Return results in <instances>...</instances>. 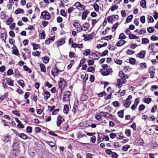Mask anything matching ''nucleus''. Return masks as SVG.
<instances>
[{
  "instance_id": "79ce46f5",
  "label": "nucleus",
  "mask_w": 158,
  "mask_h": 158,
  "mask_svg": "<svg viewBox=\"0 0 158 158\" xmlns=\"http://www.w3.org/2000/svg\"><path fill=\"white\" fill-rule=\"evenodd\" d=\"M122 84L121 81H120L119 79H117V81L116 86L118 88H120L122 86Z\"/></svg>"
},
{
  "instance_id": "603ef678",
  "label": "nucleus",
  "mask_w": 158,
  "mask_h": 158,
  "mask_svg": "<svg viewBox=\"0 0 158 158\" xmlns=\"http://www.w3.org/2000/svg\"><path fill=\"white\" fill-rule=\"evenodd\" d=\"M118 6L116 5H114L112 6L111 8V10L112 11H113L117 9L118 8Z\"/></svg>"
},
{
  "instance_id": "7ed1b4c3",
  "label": "nucleus",
  "mask_w": 158,
  "mask_h": 158,
  "mask_svg": "<svg viewBox=\"0 0 158 158\" xmlns=\"http://www.w3.org/2000/svg\"><path fill=\"white\" fill-rule=\"evenodd\" d=\"M41 15L43 19H49L51 17L49 13L46 11L42 12L41 14Z\"/></svg>"
},
{
  "instance_id": "de8ad7c7",
  "label": "nucleus",
  "mask_w": 158,
  "mask_h": 158,
  "mask_svg": "<svg viewBox=\"0 0 158 158\" xmlns=\"http://www.w3.org/2000/svg\"><path fill=\"white\" fill-rule=\"evenodd\" d=\"M118 115L119 117L121 118H123V111L122 110L119 111L118 113Z\"/></svg>"
},
{
  "instance_id": "0eeeda50",
  "label": "nucleus",
  "mask_w": 158,
  "mask_h": 158,
  "mask_svg": "<svg viewBox=\"0 0 158 158\" xmlns=\"http://www.w3.org/2000/svg\"><path fill=\"white\" fill-rule=\"evenodd\" d=\"M65 43V40L64 38H62L59 39L56 42V46L59 47L60 46Z\"/></svg>"
},
{
  "instance_id": "a18cd8bd",
  "label": "nucleus",
  "mask_w": 158,
  "mask_h": 158,
  "mask_svg": "<svg viewBox=\"0 0 158 158\" xmlns=\"http://www.w3.org/2000/svg\"><path fill=\"white\" fill-rule=\"evenodd\" d=\"M32 45L33 47V49L34 50L38 49L40 48L39 45L38 44L33 43Z\"/></svg>"
},
{
  "instance_id": "39448f33",
  "label": "nucleus",
  "mask_w": 158,
  "mask_h": 158,
  "mask_svg": "<svg viewBox=\"0 0 158 158\" xmlns=\"http://www.w3.org/2000/svg\"><path fill=\"white\" fill-rule=\"evenodd\" d=\"M74 6L80 10H83L85 7V6L82 5L79 2H77L74 4Z\"/></svg>"
},
{
  "instance_id": "69168bd1",
  "label": "nucleus",
  "mask_w": 158,
  "mask_h": 158,
  "mask_svg": "<svg viewBox=\"0 0 158 158\" xmlns=\"http://www.w3.org/2000/svg\"><path fill=\"white\" fill-rule=\"evenodd\" d=\"M125 133L128 136H130L131 135V131L129 129H127L126 130Z\"/></svg>"
},
{
  "instance_id": "49530a36",
  "label": "nucleus",
  "mask_w": 158,
  "mask_h": 158,
  "mask_svg": "<svg viewBox=\"0 0 158 158\" xmlns=\"http://www.w3.org/2000/svg\"><path fill=\"white\" fill-rule=\"evenodd\" d=\"M18 82L19 85L23 87H24V82L23 80H20L18 81Z\"/></svg>"
},
{
  "instance_id": "4be33fe9",
  "label": "nucleus",
  "mask_w": 158,
  "mask_h": 158,
  "mask_svg": "<svg viewBox=\"0 0 158 158\" xmlns=\"http://www.w3.org/2000/svg\"><path fill=\"white\" fill-rule=\"evenodd\" d=\"M139 69H143L146 68L147 67V65L146 63H140L139 64Z\"/></svg>"
},
{
  "instance_id": "f257e3e1",
  "label": "nucleus",
  "mask_w": 158,
  "mask_h": 158,
  "mask_svg": "<svg viewBox=\"0 0 158 158\" xmlns=\"http://www.w3.org/2000/svg\"><path fill=\"white\" fill-rule=\"evenodd\" d=\"M2 139L5 143L10 144L11 143V137L10 135H4L2 137Z\"/></svg>"
},
{
  "instance_id": "4468645a",
  "label": "nucleus",
  "mask_w": 158,
  "mask_h": 158,
  "mask_svg": "<svg viewBox=\"0 0 158 158\" xmlns=\"http://www.w3.org/2000/svg\"><path fill=\"white\" fill-rule=\"evenodd\" d=\"M13 149L12 151V153L13 155L17 156L19 154V149L18 148H13Z\"/></svg>"
},
{
  "instance_id": "cd10ccee",
  "label": "nucleus",
  "mask_w": 158,
  "mask_h": 158,
  "mask_svg": "<svg viewBox=\"0 0 158 158\" xmlns=\"http://www.w3.org/2000/svg\"><path fill=\"white\" fill-rule=\"evenodd\" d=\"M49 59V58L48 56H45L42 58L43 62L45 64H46L48 62Z\"/></svg>"
},
{
  "instance_id": "09e8293b",
  "label": "nucleus",
  "mask_w": 158,
  "mask_h": 158,
  "mask_svg": "<svg viewBox=\"0 0 158 158\" xmlns=\"http://www.w3.org/2000/svg\"><path fill=\"white\" fill-rule=\"evenodd\" d=\"M154 48V45L153 44H152L149 45L148 49L149 50L152 51L153 50Z\"/></svg>"
},
{
  "instance_id": "338daca9",
  "label": "nucleus",
  "mask_w": 158,
  "mask_h": 158,
  "mask_svg": "<svg viewBox=\"0 0 158 158\" xmlns=\"http://www.w3.org/2000/svg\"><path fill=\"white\" fill-rule=\"evenodd\" d=\"M26 131L27 132L29 133H31L32 131V127L30 126H28L26 128Z\"/></svg>"
},
{
  "instance_id": "4d7b16f0",
  "label": "nucleus",
  "mask_w": 158,
  "mask_h": 158,
  "mask_svg": "<svg viewBox=\"0 0 158 158\" xmlns=\"http://www.w3.org/2000/svg\"><path fill=\"white\" fill-rule=\"evenodd\" d=\"M113 15L112 16H110L107 18V20L108 22L110 23H112V21L113 20Z\"/></svg>"
},
{
  "instance_id": "864d4df0",
  "label": "nucleus",
  "mask_w": 158,
  "mask_h": 158,
  "mask_svg": "<svg viewBox=\"0 0 158 158\" xmlns=\"http://www.w3.org/2000/svg\"><path fill=\"white\" fill-rule=\"evenodd\" d=\"M87 71L89 72L94 73L95 71V70L93 67L90 66L88 67V68Z\"/></svg>"
},
{
  "instance_id": "2eb2a0df",
  "label": "nucleus",
  "mask_w": 158,
  "mask_h": 158,
  "mask_svg": "<svg viewBox=\"0 0 158 158\" xmlns=\"http://www.w3.org/2000/svg\"><path fill=\"white\" fill-rule=\"evenodd\" d=\"M16 135L24 139H26L27 138V135L24 133H17Z\"/></svg>"
},
{
  "instance_id": "7c9ffc66",
  "label": "nucleus",
  "mask_w": 158,
  "mask_h": 158,
  "mask_svg": "<svg viewBox=\"0 0 158 158\" xmlns=\"http://www.w3.org/2000/svg\"><path fill=\"white\" fill-rule=\"evenodd\" d=\"M93 7L94 10L96 12H98L99 10V6L97 3H94Z\"/></svg>"
},
{
  "instance_id": "aec40b11",
  "label": "nucleus",
  "mask_w": 158,
  "mask_h": 158,
  "mask_svg": "<svg viewBox=\"0 0 158 158\" xmlns=\"http://www.w3.org/2000/svg\"><path fill=\"white\" fill-rule=\"evenodd\" d=\"M135 142L137 144L141 145L143 143V140L141 139L138 138L136 139Z\"/></svg>"
},
{
  "instance_id": "ea45409f",
  "label": "nucleus",
  "mask_w": 158,
  "mask_h": 158,
  "mask_svg": "<svg viewBox=\"0 0 158 158\" xmlns=\"http://www.w3.org/2000/svg\"><path fill=\"white\" fill-rule=\"evenodd\" d=\"M24 70L28 72L29 73H31L32 72L31 70L26 65H24L23 67Z\"/></svg>"
},
{
  "instance_id": "e2e57ef3",
  "label": "nucleus",
  "mask_w": 158,
  "mask_h": 158,
  "mask_svg": "<svg viewBox=\"0 0 158 158\" xmlns=\"http://www.w3.org/2000/svg\"><path fill=\"white\" fill-rule=\"evenodd\" d=\"M146 32V31L144 29H142L140 30H139V32H138V34L143 35Z\"/></svg>"
},
{
  "instance_id": "c9c22d12",
  "label": "nucleus",
  "mask_w": 158,
  "mask_h": 158,
  "mask_svg": "<svg viewBox=\"0 0 158 158\" xmlns=\"http://www.w3.org/2000/svg\"><path fill=\"white\" fill-rule=\"evenodd\" d=\"M90 49H87L84 52L83 54L85 56H87L90 53Z\"/></svg>"
},
{
  "instance_id": "c85d7f7f",
  "label": "nucleus",
  "mask_w": 158,
  "mask_h": 158,
  "mask_svg": "<svg viewBox=\"0 0 158 158\" xmlns=\"http://www.w3.org/2000/svg\"><path fill=\"white\" fill-rule=\"evenodd\" d=\"M13 21V19L10 18L8 19L6 21V24L8 25H10Z\"/></svg>"
},
{
  "instance_id": "f3484780",
  "label": "nucleus",
  "mask_w": 158,
  "mask_h": 158,
  "mask_svg": "<svg viewBox=\"0 0 158 158\" xmlns=\"http://www.w3.org/2000/svg\"><path fill=\"white\" fill-rule=\"evenodd\" d=\"M126 42V41L123 40H120L116 44L117 46H120L124 44Z\"/></svg>"
},
{
  "instance_id": "20e7f679",
  "label": "nucleus",
  "mask_w": 158,
  "mask_h": 158,
  "mask_svg": "<svg viewBox=\"0 0 158 158\" xmlns=\"http://www.w3.org/2000/svg\"><path fill=\"white\" fill-rule=\"evenodd\" d=\"M64 119L61 115H59L57 117L56 123L58 127L60 126L61 124L64 122Z\"/></svg>"
},
{
  "instance_id": "9d476101",
  "label": "nucleus",
  "mask_w": 158,
  "mask_h": 158,
  "mask_svg": "<svg viewBox=\"0 0 158 158\" xmlns=\"http://www.w3.org/2000/svg\"><path fill=\"white\" fill-rule=\"evenodd\" d=\"M119 76L121 78L124 79H128L129 78L128 76L126 74L124 73L122 71H120L119 73Z\"/></svg>"
},
{
  "instance_id": "13d9d810",
  "label": "nucleus",
  "mask_w": 158,
  "mask_h": 158,
  "mask_svg": "<svg viewBox=\"0 0 158 158\" xmlns=\"http://www.w3.org/2000/svg\"><path fill=\"white\" fill-rule=\"evenodd\" d=\"M154 31V28L152 27H148L147 28V31L148 32L151 33L153 32Z\"/></svg>"
},
{
  "instance_id": "1a4fd4ad",
  "label": "nucleus",
  "mask_w": 158,
  "mask_h": 158,
  "mask_svg": "<svg viewBox=\"0 0 158 158\" xmlns=\"http://www.w3.org/2000/svg\"><path fill=\"white\" fill-rule=\"evenodd\" d=\"M62 71L58 70L56 67H55L52 69V74L53 76L55 77L58 75L59 72Z\"/></svg>"
},
{
  "instance_id": "3c124183",
  "label": "nucleus",
  "mask_w": 158,
  "mask_h": 158,
  "mask_svg": "<svg viewBox=\"0 0 158 158\" xmlns=\"http://www.w3.org/2000/svg\"><path fill=\"white\" fill-rule=\"evenodd\" d=\"M129 62L132 64H134L135 62V58H131L129 59Z\"/></svg>"
},
{
  "instance_id": "37998d69",
  "label": "nucleus",
  "mask_w": 158,
  "mask_h": 158,
  "mask_svg": "<svg viewBox=\"0 0 158 158\" xmlns=\"http://www.w3.org/2000/svg\"><path fill=\"white\" fill-rule=\"evenodd\" d=\"M119 23H116L115 24H114L112 28V31H114L116 30L117 26H118Z\"/></svg>"
},
{
  "instance_id": "58836bf2",
  "label": "nucleus",
  "mask_w": 158,
  "mask_h": 158,
  "mask_svg": "<svg viewBox=\"0 0 158 158\" xmlns=\"http://www.w3.org/2000/svg\"><path fill=\"white\" fill-rule=\"evenodd\" d=\"M130 146L129 145H126L123 147L122 149L124 151H126L130 148Z\"/></svg>"
},
{
  "instance_id": "a19ab883",
  "label": "nucleus",
  "mask_w": 158,
  "mask_h": 158,
  "mask_svg": "<svg viewBox=\"0 0 158 158\" xmlns=\"http://www.w3.org/2000/svg\"><path fill=\"white\" fill-rule=\"evenodd\" d=\"M6 35L5 33L1 34V38L4 42H5L6 40Z\"/></svg>"
},
{
  "instance_id": "dca6fc26",
  "label": "nucleus",
  "mask_w": 158,
  "mask_h": 158,
  "mask_svg": "<svg viewBox=\"0 0 158 158\" xmlns=\"http://www.w3.org/2000/svg\"><path fill=\"white\" fill-rule=\"evenodd\" d=\"M73 26L75 28L77 29V31H79L81 29L80 24L77 22L74 23Z\"/></svg>"
},
{
  "instance_id": "5701e85b",
  "label": "nucleus",
  "mask_w": 158,
  "mask_h": 158,
  "mask_svg": "<svg viewBox=\"0 0 158 158\" xmlns=\"http://www.w3.org/2000/svg\"><path fill=\"white\" fill-rule=\"evenodd\" d=\"M45 94L44 95V99L45 100H47L50 97V93L47 91H44Z\"/></svg>"
},
{
  "instance_id": "052dcab7",
  "label": "nucleus",
  "mask_w": 158,
  "mask_h": 158,
  "mask_svg": "<svg viewBox=\"0 0 158 158\" xmlns=\"http://www.w3.org/2000/svg\"><path fill=\"white\" fill-rule=\"evenodd\" d=\"M86 136L85 135V134H82L81 132H78L77 137L78 138H82L83 137Z\"/></svg>"
},
{
  "instance_id": "f03ea898",
  "label": "nucleus",
  "mask_w": 158,
  "mask_h": 158,
  "mask_svg": "<svg viewBox=\"0 0 158 158\" xmlns=\"http://www.w3.org/2000/svg\"><path fill=\"white\" fill-rule=\"evenodd\" d=\"M90 56L92 57V59L93 60H98L100 56V53L98 52H96L94 53H92Z\"/></svg>"
},
{
  "instance_id": "393cba45",
  "label": "nucleus",
  "mask_w": 158,
  "mask_h": 158,
  "mask_svg": "<svg viewBox=\"0 0 158 158\" xmlns=\"http://www.w3.org/2000/svg\"><path fill=\"white\" fill-rule=\"evenodd\" d=\"M141 6L143 8H145L146 7V2L144 0H142L140 2Z\"/></svg>"
},
{
  "instance_id": "ddd939ff",
  "label": "nucleus",
  "mask_w": 158,
  "mask_h": 158,
  "mask_svg": "<svg viewBox=\"0 0 158 158\" xmlns=\"http://www.w3.org/2000/svg\"><path fill=\"white\" fill-rule=\"evenodd\" d=\"M104 139V135L101 134H99L98 136V143L102 141Z\"/></svg>"
},
{
  "instance_id": "72a5a7b5",
  "label": "nucleus",
  "mask_w": 158,
  "mask_h": 158,
  "mask_svg": "<svg viewBox=\"0 0 158 158\" xmlns=\"http://www.w3.org/2000/svg\"><path fill=\"white\" fill-rule=\"evenodd\" d=\"M85 24L86 25L85 26L84 25H83L82 27L81 28V29L85 31L87 30L89 28V26H88V24L87 23H85Z\"/></svg>"
},
{
  "instance_id": "412c9836",
  "label": "nucleus",
  "mask_w": 158,
  "mask_h": 158,
  "mask_svg": "<svg viewBox=\"0 0 158 158\" xmlns=\"http://www.w3.org/2000/svg\"><path fill=\"white\" fill-rule=\"evenodd\" d=\"M13 148H18L19 149V142L18 141H16L14 142L12 146Z\"/></svg>"
},
{
  "instance_id": "c03bdc74",
  "label": "nucleus",
  "mask_w": 158,
  "mask_h": 158,
  "mask_svg": "<svg viewBox=\"0 0 158 158\" xmlns=\"http://www.w3.org/2000/svg\"><path fill=\"white\" fill-rule=\"evenodd\" d=\"M133 17V16L132 15H129L127 18L126 21L127 23L130 22Z\"/></svg>"
},
{
  "instance_id": "6ab92c4d",
  "label": "nucleus",
  "mask_w": 158,
  "mask_h": 158,
  "mask_svg": "<svg viewBox=\"0 0 158 158\" xmlns=\"http://www.w3.org/2000/svg\"><path fill=\"white\" fill-rule=\"evenodd\" d=\"M69 109L68 106L67 105H65L64 106L63 109V112L64 114H67L69 111Z\"/></svg>"
},
{
  "instance_id": "bb28decb",
  "label": "nucleus",
  "mask_w": 158,
  "mask_h": 158,
  "mask_svg": "<svg viewBox=\"0 0 158 158\" xmlns=\"http://www.w3.org/2000/svg\"><path fill=\"white\" fill-rule=\"evenodd\" d=\"M23 10L22 9L19 8L16 10L15 12V14L17 15L22 13H23Z\"/></svg>"
},
{
  "instance_id": "774afa93",
  "label": "nucleus",
  "mask_w": 158,
  "mask_h": 158,
  "mask_svg": "<svg viewBox=\"0 0 158 158\" xmlns=\"http://www.w3.org/2000/svg\"><path fill=\"white\" fill-rule=\"evenodd\" d=\"M98 20L96 19H92L91 20V24L93 27L98 22Z\"/></svg>"
},
{
  "instance_id": "2f4dec72",
  "label": "nucleus",
  "mask_w": 158,
  "mask_h": 158,
  "mask_svg": "<svg viewBox=\"0 0 158 158\" xmlns=\"http://www.w3.org/2000/svg\"><path fill=\"white\" fill-rule=\"evenodd\" d=\"M149 40L147 38H143L142 39V44H147L149 43Z\"/></svg>"
},
{
  "instance_id": "f704fd0d",
  "label": "nucleus",
  "mask_w": 158,
  "mask_h": 158,
  "mask_svg": "<svg viewBox=\"0 0 158 158\" xmlns=\"http://www.w3.org/2000/svg\"><path fill=\"white\" fill-rule=\"evenodd\" d=\"M155 69L153 66H151L149 68V73H154Z\"/></svg>"
},
{
  "instance_id": "e433bc0d",
  "label": "nucleus",
  "mask_w": 158,
  "mask_h": 158,
  "mask_svg": "<svg viewBox=\"0 0 158 158\" xmlns=\"http://www.w3.org/2000/svg\"><path fill=\"white\" fill-rule=\"evenodd\" d=\"M152 101V99L150 98H145L144 99V102L146 103L149 104Z\"/></svg>"
},
{
  "instance_id": "8fccbe9b",
  "label": "nucleus",
  "mask_w": 158,
  "mask_h": 158,
  "mask_svg": "<svg viewBox=\"0 0 158 158\" xmlns=\"http://www.w3.org/2000/svg\"><path fill=\"white\" fill-rule=\"evenodd\" d=\"M87 99V97L86 95H82L81 97V99L82 101H85Z\"/></svg>"
},
{
  "instance_id": "f8f14e48",
  "label": "nucleus",
  "mask_w": 158,
  "mask_h": 158,
  "mask_svg": "<svg viewBox=\"0 0 158 158\" xmlns=\"http://www.w3.org/2000/svg\"><path fill=\"white\" fill-rule=\"evenodd\" d=\"M123 106H124L126 108L129 107L131 102L130 101H128L127 100H126L123 102Z\"/></svg>"
},
{
  "instance_id": "473e14b6",
  "label": "nucleus",
  "mask_w": 158,
  "mask_h": 158,
  "mask_svg": "<svg viewBox=\"0 0 158 158\" xmlns=\"http://www.w3.org/2000/svg\"><path fill=\"white\" fill-rule=\"evenodd\" d=\"M126 38V36L123 33H121L119 36L118 39L120 40H123Z\"/></svg>"
},
{
  "instance_id": "9b49d317",
  "label": "nucleus",
  "mask_w": 158,
  "mask_h": 158,
  "mask_svg": "<svg viewBox=\"0 0 158 158\" xmlns=\"http://www.w3.org/2000/svg\"><path fill=\"white\" fill-rule=\"evenodd\" d=\"M145 54V51H142L137 55L136 56L140 58L143 59L144 58Z\"/></svg>"
},
{
  "instance_id": "a878e982",
  "label": "nucleus",
  "mask_w": 158,
  "mask_h": 158,
  "mask_svg": "<svg viewBox=\"0 0 158 158\" xmlns=\"http://www.w3.org/2000/svg\"><path fill=\"white\" fill-rule=\"evenodd\" d=\"M66 84L64 80H61L60 81L59 83V85L60 87H64Z\"/></svg>"
},
{
  "instance_id": "bf43d9fd",
  "label": "nucleus",
  "mask_w": 158,
  "mask_h": 158,
  "mask_svg": "<svg viewBox=\"0 0 158 158\" xmlns=\"http://www.w3.org/2000/svg\"><path fill=\"white\" fill-rule=\"evenodd\" d=\"M105 152L106 154L109 155H111L112 153V151L110 149H106L105 150Z\"/></svg>"
},
{
  "instance_id": "5fc2aeb1",
  "label": "nucleus",
  "mask_w": 158,
  "mask_h": 158,
  "mask_svg": "<svg viewBox=\"0 0 158 158\" xmlns=\"http://www.w3.org/2000/svg\"><path fill=\"white\" fill-rule=\"evenodd\" d=\"M40 37L42 39H44L45 37V33L44 31H43L39 35Z\"/></svg>"
},
{
  "instance_id": "b1692460",
  "label": "nucleus",
  "mask_w": 158,
  "mask_h": 158,
  "mask_svg": "<svg viewBox=\"0 0 158 158\" xmlns=\"http://www.w3.org/2000/svg\"><path fill=\"white\" fill-rule=\"evenodd\" d=\"M15 77L19 78L22 76V75L19 73V70L18 69H16L15 70Z\"/></svg>"
},
{
  "instance_id": "6e6d98bb",
  "label": "nucleus",
  "mask_w": 158,
  "mask_h": 158,
  "mask_svg": "<svg viewBox=\"0 0 158 158\" xmlns=\"http://www.w3.org/2000/svg\"><path fill=\"white\" fill-rule=\"evenodd\" d=\"M114 62L117 64L120 65L122 64V61L120 60L115 59H114Z\"/></svg>"
},
{
  "instance_id": "c756f323",
  "label": "nucleus",
  "mask_w": 158,
  "mask_h": 158,
  "mask_svg": "<svg viewBox=\"0 0 158 158\" xmlns=\"http://www.w3.org/2000/svg\"><path fill=\"white\" fill-rule=\"evenodd\" d=\"M139 38V36H137L135 35L131 34L129 36V38L130 39H138Z\"/></svg>"
},
{
  "instance_id": "4c0bfd02",
  "label": "nucleus",
  "mask_w": 158,
  "mask_h": 158,
  "mask_svg": "<svg viewBox=\"0 0 158 158\" xmlns=\"http://www.w3.org/2000/svg\"><path fill=\"white\" fill-rule=\"evenodd\" d=\"M126 53L127 55H131L135 53V51L131 49H128L126 51Z\"/></svg>"
},
{
  "instance_id": "6e6552de",
  "label": "nucleus",
  "mask_w": 158,
  "mask_h": 158,
  "mask_svg": "<svg viewBox=\"0 0 158 158\" xmlns=\"http://www.w3.org/2000/svg\"><path fill=\"white\" fill-rule=\"evenodd\" d=\"M70 92L69 91H66L65 94L64 95L63 100L64 101H68L69 100V95Z\"/></svg>"
},
{
  "instance_id": "423d86ee",
  "label": "nucleus",
  "mask_w": 158,
  "mask_h": 158,
  "mask_svg": "<svg viewBox=\"0 0 158 158\" xmlns=\"http://www.w3.org/2000/svg\"><path fill=\"white\" fill-rule=\"evenodd\" d=\"M113 72L112 69L111 68H108L107 69L104 70L102 74L103 76H107Z\"/></svg>"
},
{
  "instance_id": "a211bd4d",
  "label": "nucleus",
  "mask_w": 158,
  "mask_h": 158,
  "mask_svg": "<svg viewBox=\"0 0 158 158\" xmlns=\"http://www.w3.org/2000/svg\"><path fill=\"white\" fill-rule=\"evenodd\" d=\"M40 66L41 71L44 73H46V69L45 65L43 64H40Z\"/></svg>"
},
{
  "instance_id": "0e129e2a",
  "label": "nucleus",
  "mask_w": 158,
  "mask_h": 158,
  "mask_svg": "<svg viewBox=\"0 0 158 158\" xmlns=\"http://www.w3.org/2000/svg\"><path fill=\"white\" fill-rule=\"evenodd\" d=\"M100 114L101 116H104L105 117H107L108 113L107 112H101L100 113Z\"/></svg>"
},
{
  "instance_id": "680f3d73",
  "label": "nucleus",
  "mask_w": 158,
  "mask_h": 158,
  "mask_svg": "<svg viewBox=\"0 0 158 158\" xmlns=\"http://www.w3.org/2000/svg\"><path fill=\"white\" fill-rule=\"evenodd\" d=\"M30 95V93L28 92H26L24 94V98L27 99Z\"/></svg>"
}]
</instances>
